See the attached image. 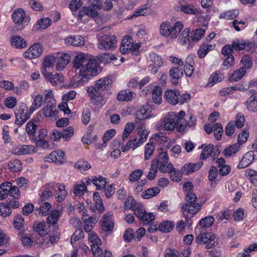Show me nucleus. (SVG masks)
<instances>
[{
	"mask_svg": "<svg viewBox=\"0 0 257 257\" xmlns=\"http://www.w3.org/2000/svg\"><path fill=\"white\" fill-rule=\"evenodd\" d=\"M7 203L1 202V207H3L7 209H11V207L16 209L19 207V202L14 197L11 199L9 198L7 200Z\"/></svg>",
	"mask_w": 257,
	"mask_h": 257,
	"instance_id": "obj_55",
	"label": "nucleus"
},
{
	"mask_svg": "<svg viewBox=\"0 0 257 257\" xmlns=\"http://www.w3.org/2000/svg\"><path fill=\"white\" fill-rule=\"evenodd\" d=\"M202 161L195 163H189L185 164L183 167V171L186 172V175H189L193 172L198 171L203 166Z\"/></svg>",
	"mask_w": 257,
	"mask_h": 257,
	"instance_id": "obj_26",
	"label": "nucleus"
},
{
	"mask_svg": "<svg viewBox=\"0 0 257 257\" xmlns=\"http://www.w3.org/2000/svg\"><path fill=\"white\" fill-rule=\"evenodd\" d=\"M92 182L96 186L97 190H100L104 187L106 183V179L101 176H99L98 177H93L92 179Z\"/></svg>",
	"mask_w": 257,
	"mask_h": 257,
	"instance_id": "obj_53",
	"label": "nucleus"
},
{
	"mask_svg": "<svg viewBox=\"0 0 257 257\" xmlns=\"http://www.w3.org/2000/svg\"><path fill=\"white\" fill-rule=\"evenodd\" d=\"M240 62L243 65V66L240 67V68H243L245 71L246 69H250L253 65L252 58L247 54H245L242 56Z\"/></svg>",
	"mask_w": 257,
	"mask_h": 257,
	"instance_id": "obj_49",
	"label": "nucleus"
},
{
	"mask_svg": "<svg viewBox=\"0 0 257 257\" xmlns=\"http://www.w3.org/2000/svg\"><path fill=\"white\" fill-rule=\"evenodd\" d=\"M9 194L14 198L20 196V191L19 188L12 186L10 182L1 183V200L5 199Z\"/></svg>",
	"mask_w": 257,
	"mask_h": 257,
	"instance_id": "obj_9",
	"label": "nucleus"
},
{
	"mask_svg": "<svg viewBox=\"0 0 257 257\" xmlns=\"http://www.w3.org/2000/svg\"><path fill=\"white\" fill-rule=\"evenodd\" d=\"M183 28V25L181 22L175 23L173 26L171 25V37L172 38H176L178 34Z\"/></svg>",
	"mask_w": 257,
	"mask_h": 257,
	"instance_id": "obj_45",
	"label": "nucleus"
},
{
	"mask_svg": "<svg viewBox=\"0 0 257 257\" xmlns=\"http://www.w3.org/2000/svg\"><path fill=\"white\" fill-rule=\"evenodd\" d=\"M183 188L185 191L187 192L185 198V200L187 203L182 204L181 209H188L190 207H192L194 209H200L201 205L200 203L195 202L197 199V197L196 194L192 192L193 185L192 182L188 181L184 183Z\"/></svg>",
	"mask_w": 257,
	"mask_h": 257,
	"instance_id": "obj_4",
	"label": "nucleus"
},
{
	"mask_svg": "<svg viewBox=\"0 0 257 257\" xmlns=\"http://www.w3.org/2000/svg\"><path fill=\"white\" fill-rule=\"evenodd\" d=\"M239 14V11L237 9L226 11L221 13L219 16V19L226 20H233Z\"/></svg>",
	"mask_w": 257,
	"mask_h": 257,
	"instance_id": "obj_48",
	"label": "nucleus"
},
{
	"mask_svg": "<svg viewBox=\"0 0 257 257\" xmlns=\"http://www.w3.org/2000/svg\"><path fill=\"white\" fill-rule=\"evenodd\" d=\"M160 34L164 36H171V24L169 22L162 23L160 27Z\"/></svg>",
	"mask_w": 257,
	"mask_h": 257,
	"instance_id": "obj_51",
	"label": "nucleus"
},
{
	"mask_svg": "<svg viewBox=\"0 0 257 257\" xmlns=\"http://www.w3.org/2000/svg\"><path fill=\"white\" fill-rule=\"evenodd\" d=\"M169 161L161 163L159 167V171L162 173H170L174 170V167L172 164L169 163Z\"/></svg>",
	"mask_w": 257,
	"mask_h": 257,
	"instance_id": "obj_56",
	"label": "nucleus"
},
{
	"mask_svg": "<svg viewBox=\"0 0 257 257\" xmlns=\"http://www.w3.org/2000/svg\"><path fill=\"white\" fill-rule=\"evenodd\" d=\"M88 55L83 53L77 55L73 61V66L76 68H81L83 65L86 64Z\"/></svg>",
	"mask_w": 257,
	"mask_h": 257,
	"instance_id": "obj_30",
	"label": "nucleus"
},
{
	"mask_svg": "<svg viewBox=\"0 0 257 257\" xmlns=\"http://www.w3.org/2000/svg\"><path fill=\"white\" fill-rule=\"evenodd\" d=\"M132 43V37L130 36H126L122 39L119 48L120 51L122 54L124 55L130 52V49Z\"/></svg>",
	"mask_w": 257,
	"mask_h": 257,
	"instance_id": "obj_29",
	"label": "nucleus"
},
{
	"mask_svg": "<svg viewBox=\"0 0 257 257\" xmlns=\"http://www.w3.org/2000/svg\"><path fill=\"white\" fill-rule=\"evenodd\" d=\"M223 78V74L221 73V71L216 70L210 75L209 78V84H211V86H212L214 84L222 81Z\"/></svg>",
	"mask_w": 257,
	"mask_h": 257,
	"instance_id": "obj_38",
	"label": "nucleus"
},
{
	"mask_svg": "<svg viewBox=\"0 0 257 257\" xmlns=\"http://www.w3.org/2000/svg\"><path fill=\"white\" fill-rule=\"evenodd\" d=\"M41 111H42V114L46 117H53L55 116L57 112L56 105H45Z\"/></svg>",
	"mask_w": 257,
	"mask_h": 257,
	"instance_id": "obj_39",
	"label": "nucleus"
},
{
	"mask_svg": "<svg viewBox=\"0 0 257 257\" xmlns=\"http://www.w3.org/2000/svg\"><path fill=\"white\" fill-rule=\"evenodd\" d=\"M160 192L158 187L149 188L142 194V196L145 199H150L158 195Z\"/></svg>",
	"mask_w": 257,
	"mask_h": 257,
	"instance_id": "obj_43",
	"label": "nucleus"
},
{
	"mask_svg": "<svg viewBox=\"0 0 257 257\" xmlns=\"http://www.w3.org/2000/svg\"><path fill=\"white\" fill-rule=\"evenodd\" d=\"M48 240H46V243L49 245L51 246L54 244L56 243L59 240V233L56 231L55 233H50L48 235Z\"/></svg>",
	"mask_w": 257,
	"mask_h": 257,
	"instance_id": "obj_60",
	"label": "nucleus"
},
{
	"mask_svg": "<svg viewBox=\"0 0 257 257\" xmlns=\"http://www.w3.org/2000/svg\"><path fill=\"white\" fill-rule=\"evenodd\" d=\"M34 229L41 235H46L48 234L46 232L47 228L46 227V223L44 222L35 224L34 226Z\"/></svg>",
	"mask_w": 257,
	"mask_h": 257,
	"instance_id": "obj_58",
	"label": "nucleus"
},
{
	"mask_svg": "<svg viewBox=\"0 0 257 257\" xmlns=\"http://www.w3.org/2000/svg\"><path fill=\"white\" fill-rule=\"evenodd\" d=\"M12 18L15 24L18 25L17 30H22L28 26L30 20L29 16H27L25 11L21 9L16 10L13 13Z\"/></svg>",
	"mask_w": 257,
	"mask_h": 257,
	"instance_id": "obj_6",
	"label": "nucleus"
},
{
	"mask_svg": "<svg viewBox=\"0 0 257 257\" xmlns=\"http://www.w3.org/2000/svg\"><path fill=\"white\" fill-rule=\"evenodd\" d=\"M101 228L105 231L112 232L113 229L114 223L112 218V215L108 212L101 218Z\"/></svg>",
	"mask_w": 257,
	"mask_h": 257,
	"instance_id": "obj_20",
	"label": "nucleus"
},
{
	"mask_svg": "<svg viewBox=\"0 0 257 257\" xmlns=\"http://www.w3.org/2000/svg\"><path fill=\"white\" fill-rule=\"evenodd\" d=\"M42 74L44 76L45 79L47 81H49L52 85H56L59 83L63 81V76L60 73H56L53 74L48 71L41 70Z\"/></svg>",
	"mask_w": 257,
	"mask_h": 257,
	"instance_id": "obj_15",
	"label": "nucleus"
},
{
	"mask_svg": "<svg viewBox=\"0 0 257 257\" xmlns=\"http://www.w3.org/2000/svg\"><path fill=\"white\" fill-rule=\"evenodd\" d=\"M86 191L87 187L84 182L80 184H77L74 187V193L77 196H81Z\"/></svg>",
	"mask_w": 257,
	"mask_h": 257,
	"instance_id": "obj_61",
	"label": "nucleus"
},
{
	"mask_svg": "<svg viewBox=\"0 0 257 257\" xmlns=\"http://www.w3.org/2000/svg\"><path fill=\"white\" fill-rule=\"evenodd\" d=\"M112 83V80L108 77L99 79L95 82L93 86L87 88V93L91 98L95 101V103L99 104L103 101L102 92L109 89Z\"/></svg>",
	"mask_w": 257,
	"mask_h": 257,
	"instance_id": "obj_1",
	"label": "nucleus"
},
{
	"mask_svg": "<svg viewBox=\"0 0 257 257\" xmlns=\"http://www.w3.org/2000/svg\"><path fill=\"white\" fill-rule=\"evenodd\" d=\"M150 64L149 70L153 74L158 72L159 68L162 66L163 61L160 56L155 53L150 54Z\"/></svg>",
	"mask_w": 257,
	"mask_h": 257,
	"instance_id": "obj_11",
	"label": "nucleus"
},
{
	"mask_svg": "<svg viewBox=\"0 0 257 257\" xmlns=\"http://www.w3.org/2000/svg\"><path fill=\"white\" fill-rule=\"evenodd\" d=\"M38 212H35V214H41L43 216H46L49 214L48 212L50 210H36ZM51 212L47 217V222L48 224L52 225L55 224L59 219L60 213L58 210H51Z\"/></svg>",
	"mask_w": 257,
	"mask_h": 257,
	"instance_id": "obj_14",
	"label": "nucleus"
},
{
	"mask_svg": "<svg viewBox=\"0 0 257 257\" xmlns=\"http://www.w3.org/2000/svg\"><path fill=\"white\" fill-rule=\"evenodd\" d=\"M15 123L19 126L22 125L30 118L28 114V107L24 103L20 104L15 110Z\"/></svg>",
	"mask_w": 257,
	"mask_h": 257,
	"instance_id": "obj_7",
	"label": "nucleus"
},
{
	"mask_svg": "<svg viewBox=\"0 0 257 257\" xmlns=\"http://www.w3.org/2000/svg\"><path fill=\"white\" fill-rule=\"evenodd\" d=\"M143 175V171L142 170L136 169L130 174L128 176L129 180L131 182L138 181Z\"/></svg>",
	"mask_w": 257,
	"mask_h": 257,
	"instance_id": "obj_57",
	"label": "nucleus"
},
{
	"mask_svg": "<svg viewBox=\"0 0 257 257\" xmlns=\"http://www.w3.org/2000/svg\"><path fill=\"white\" fill-rule=\"evenodd\" d=\"M214 221V217L212 216H208L202 218L199 221V223L195 227V232H197L198 234L200 231H207L212 226Z\"/></svg>",
	"mask_w": 257,
	"mask_h": 257,
	"instance_id": "obj_16",
	"label": "nucleus"
},
{
	"mask_svg": "<svg viewBox=\"0 0 257 257\" xmlns=\"http://www.w3.org/2000/svg\"><path fill=\"white\" fill-rule=\"evenodd\" d=\"M196 235L195 241L198 244H205V248L210 249L216 246L218 244L216 237L215 235L207 231H201L199 234L195 232Z\"/></svg>",
	"mask_w": 257,
	"mask_h": 257,
	"instance_id": "obj_5",
	"label": "nucleus"
},
{
	"mask_svg": "<svg viewBox=\"0 0 257 257\" xmlns=\"http://www.w3.org/2000/svg\"><path fill=\"white\" fill-rule=\"evenodd\" d=\"M97 59L101 63L105 64L110 63L112 60H116L117 58L112 54L104 53L97 56Z\"/></svg>",
	"mask_w": 257,
	"mask_h": 257,
	"instance_id": "obj_52",
	"label": "nucleus"
},
{
	"mask_svg": "<svg viewBox=\"0 0 257 257\" xmlns=\"http://www.w3.org/2000/svg\"><path fill=\"white\" fill-rule=\"evenodd\" d=\"M158 166H159V161L158 160L157 161V162L155 164L152 163L151 164L150 171L147 175V178L149 180H153L155 178V177L156 176L157 173L158 172Z\"/></svg>",
	"mask_w": 257,
	"mask_h": 257,
	"instance_id": "obj_59",
	"label": "nucleus"
},
{
	"mask_svg": "<svg viewBox=\"0 0 257 257\" xmlns=\"http://www.w3.org/2000/svg\"><path fill=\"white\" fill-rule=\"evenodd\" d=\"M51 22L52 20L48 18L40 19L38 20L37 24L34 25L33 29L35 30L45 29L50 25Z\"/></svg>",
	"mask_w": 257,
	"mask_h": 257,
	"instance_id": "obj_40",
	"label": "nucleus"
},
{
	"mask_svg": "<svg viewBox=\"0 0 257 257\" xmlns=\"http://www.w3.org/2000/svg\"><path fill=\"white\" fill-rule=\"evenodd\" d=\"M245 104L248 110L257 111V98L248 97Z\"/></svg>",
	"mask_w": 257,
	"mask_h": 257,
	"instance_id": "obj_54",
	"label": "nucleus"
},
{
	"mask_svg": "<svg viewBox=\"0 0 257 257\" xmlns=\"http://www.w3.org/2000/svg\"><path fill=\"white\" fill-rule=\"evenodd\" d=\"M162 88L159 86H156L153 90L152 99L155 103L160 104L162 102Z\"/></svg>",
	"mask_w": 257,
	"mask_h": 257,
	"instance_id": "obj_42",
	"label": "nucleus"
},
{
	"mask_svg": "<svg viewBox=\"0 0 257 257\" xmlns=\"http://www.w3.org/2000/svg\"><path fill=\"white\" fill-rule=\"evenodd\" d=\"M240 149V145L238 143H235L226 148L223 151V154L226 157H230L235 154Z\"/></svg>",
	"mask_w": 257,
	"mask_h": 257,
	"instance_id": "obj_37",
	"label": "nucleus"
},
{
	"mask_svg": "<svg viewBox=\"0 0 257 257\" xmlns=\"http://www.w3.org/2000/svg\"><path fill=\"white\" fill-rule=\"evenodd\" d=\"M56 199L57 202V209H84L80 203H76L73 199L65 200L66 191L59 188L56 191Z\"/></svg>",
	"mask_w": 257,
	"mask_h": 257,
	"instance_id": "obj_3",
	"label": "nucleus"
},
{
	"mask_svg": "<svg viewBox=\"0 0 257 257\" xmlns=\"http://www.w3.org/2000/svg\"><path fill=\"white\" fill-rule=\"evenodd\" d=\"M44 105H56L55 100L54 98V95L52 90H45L44 92Z\"/></svg>",
	"mask_w": 257,
	"mask_h": 257,
	"instance_id": "obj_50",
	"label": "nucleus"
},
{
	"mask_svg": "<svg viewBox=\"0 0 257 257\" xmlns=\"http://www.w3.org/2000/svg\"><path fill=\"white\" fill-rule=\"evenodd\" d=\"M169 75L172 82L175 84L178 83V80L183 76L182 69L179 67H173L169 70Z\"/></svg>",
	"mask_w": 257,
	"mask_h": 257,
	"instance_id": "obj_25",
	"label": "nucleus"
},
{
	"mask_svg": "<svg viewBox=\"0 0 257 257\" xmlns=\"http://www.w3.org/2000/svg\"><path fill=\"white\" fill-rule=\"evenodd\" d=\"M42 51V46L39 43H35L31 46L24 54L26 58L32 59L40 56Z\"/></svg>",
	"mask_w": 257,
	"mask_h": 257,
	"instance_id": "obj_18",
	"label": "nucleus"
},
{
	"mask_svg": "<svg viewBox=\"0 0 257 257\" xmlns=\"http://www.w3.org/2000/svg\"><path fill=\"white\" fill-rule=\"evenodd\" d=\"M190 29L189 28L185 29L178 39V41L183 45L187 44V43H190L191 40V35L189 34Z\"/></svg>",
	"mask_w": 257,
	"mask_h": 257,
	"instance_id": "obj_46",
	"label": "nucleus"
},
{
	"mask_svg": "<svg viewBox=\"0 0 257 257\" xmlns=\"http://www.w3.org/2000/svg\"><path fill=\"white\" fill-rule=\"evenodd\" d=\"M74 167L80 171H86L91 168L90 164L84 160H78L75 164Z\"/></svg>",
	"mask_w": 257,
	"mask_h": 257,
	"instance_id": "obj_63",
	"label": "nucleus"
},
{
	"mask_svg": "<svg viewBox=\"0 0 257 257\" xmlns=\"http://www.w3.org/2000/svg\"><path fill=\"white\" fill-rule=\"evenodd\" d=\"M205 30L199 28L193 31L191 34V40L192 42H198L204 35Z\"/></svg>",
	"mask_w": 257,
	"mask_h": 257,
	"instance_id": "obj_47",
	"label": "nucleus"
},
{
	"mask_svg": "<svg viewBox=\"0 0 257 257\" xmlns=\"http://www.w3.org/2000/svg\"><path fill=\"white\" fill-rule=\"evenodd\" d=\"M246 74V71L243 68H239L231 73L229 77L230 82L239 81Z\"/></svg>",
	"mask_w": 257,
	"mask_h": 257,
	"instance_id": "obj_33",
	"label": "nucleus"
},
{
	"mask_svg": "<svg viewBox=\"0 0 257 257\" xmlns=\"http://www.w3.org/2000/svg\"><path fill=\"white\" fill-rule=\"evenodd\" d=\"M61 138L64 139L65 141H68L73 136L74 134V129L71 126H69L64 129L62 132H60Z\"/></svg>",
	"mask_w": 257,
	"mask_h": 257,
	"instance_id": "obj_62",
	"label": "nucleus"
},
{
	"mask_svg": "<svg viewBox=\"0 0 257 257\" xmlns=\"http://www.w3.org/2000/svg\"><path fill=\"white\" fill-rule=\"evenodd\" d=\"M233 49L237 51L243 50L245 49L246 43L243 40L235 39L232 42Z\"/></svg>",
	"mask_w": 257,
	"mask_h": 257,
	"instance_id": "obj_64",
	"label": "nucleus"
},
{
	"mask_svg": "<svg viewBox=\"0 0 257 257\" xmlns=\"http://www.w3.org/2000/svg\"><path fill=\"white\" fill-rule=\"evenodd\" d=\"M79 212L82 215V220L84 223V229L85 231L86 232H90L93 226L97 222L99 216L95 214L89 216V215L83 210H79Z\"/></svg>",
	"mask_w": 257,
	"mask_h": 257,
	"instance_id": "obj_10",
	"label": "nucleus"
},
{
	"mask_svg": "<svg viewBox=\"0 0 257 257\" xmlns=\"http://www.w3.org/2000/svg\"><path fill=\"white\" fill-rule=\"evenodd\" d=\"M136 94L130 89L122 90L117 95L116 98L119 101H128L136 97Z\"/></svg>",
	"mask_w": 257,
	"mask_h": 257,
	"instance_id": "obj_27",
	"label": "nucleus"
},
{
	"mask_svg": "<svg viewBox=\"0 0 257 257\" xmlns=\"http://www.w3.org/2000/svg\"><path fill=\"white\" fill-rule=\"evenodd\" d=\"M162 125H164V129L166 131H173L175 129L176 125V120L170 117H166L161 121Z\"/></svg>",
	"mask_w": 257,
	"mask_h": 257,
	"instance_id": "obj_34",
	"label": "nucleus"
},
{
	"mask_svg": "<svg viewBox=\"0 0 257 257\" xmlns=\"http://www.w3.org/2000/svg\"><path fill=\"white\" fill-rule=\"evenodd\" d=\"M52 195V191L44 190L40 195L39 199L36 203V209H51V204L47 201L49 198Z\"/></svg>",
	"mask_w": 257,
	"mask_h": 257,
	"instance_id": "obj_12",
	"label": "nucleus"
},
{
	"mask_svg": "<svg viewBox=\"0 0 257 257\" xmlns=\"http://www.w3.org/2000/svg\"><path fill=\"white\" fill-rule=\"evenodd\" d=\"M177 11H181L185 14L195 15L198 13V9L192 4L183 3L179 4V6H178Z\"/></svg>",
	"mask_w": 257,
	"mask_h": 257,
	"instance_id": "obj_22",
	"label": "nucleus"
},
{
	"mask_svg": "<svg viewBox=\"0 0 257 257\" xmlns=\"http://www.w3.org/2000/svg\"><path fill=\"white\" fill-rule=\"evenodd\" d=\"M98 48L99 49L112 50L116 47L117 39L114 35H103L100 36Z\"/></svg>",
	"mask_w": 257,
	"mask_h": 257,
	"instance_id": "obj_8",
	"label": "nucleus"
},
{
	"mask_svg": "<svg viewBox=\"0 0 257 257\" xmlns=\"http://www.w3.org/2000/svg\"><path fill=\"white\" fill-rule=\"evenodd\" d=\"M42 117V111L38 112L36 116L31 119L26 124V131L28 135H34L35 134L36 131L38 127L40 120Z\"/></svg>",
	"mask_w": 257,
	"mask_h": 257,
	"instance_id": "obj_13",
	"label": "nucleus"
},
{
	"mask_svg": "<svg viewBox=\"0 0 257 257\" xmlns=\"http://www.w3.org/2000/svg\"><path fill=\"white\" fill-rule=\"evenodd\" d=\"M46 162H54L62 164L65 162L64 152L61 150L52 152L49 156L44 158Z\"/></svg>",
	"mask_w": 257,
	"mask_h": 257,
	"instance_id": "obj_17",
	"label": "nucleus"
},
{
	"mask_svg": "<svg viewBox=\"0 0 257 257\" xmlns=\"http://www.w3.org/2000/svg\"><path fill=\"white\" fill-rule=\"evenodd\" d=\"M10 42L12 46L17 49H23L27 47L26 41L20 36H12Z\"/></svg>",
	"mask_w": 257,
	"mask_h": 257,
	"instance_id": "obj_24",
	"label": "nucleus"
},
{
	"mask_svg": "<svg viewBox=\"0 0 257 257\" xmlns=\"http://www.w3.org/2000/svg\"><path fill=\"white\" fill-rule=\"evenodd\" d=\"M98 62L94 58L89 56L85 65H83L79 70V76L81 78L79 82L81 83L87 82L93 75H95L99 70Z\"/></svg>",
	"mask_w": 257,
	"mask_h": 257,
	"instance_id": "obj_2",
	"label": "nucleus"
},
{
	"mask_svg": "<svg viewBox=\"0 0 257 257\" xmlns=\"http://www.w3.org/2000/svg\"><path fill=\"white\" fill-rule=\"evenodd\" d=\"M150 112V107L148 105H144L137 111V117L140 120L148 118V114Z\"/></svg>",
	"mask_w": 257,
	"mask_h": 257,
	"instance_id": "obj_36",
	"label": "nucleus"
},
{
	"mask_svg": "<svg viewBox=\"0 0 257 257\" xmlns=\"http://www.w3.org/2000/svg\"><path fill=\"white\" fill-rule=\"evenodd\" d=\"M174 225L173 222L165 220L159 224V230L163 233H169L173 229Z\"/></svg>",
	"mask_w": 257,
	"mask_h": 257,
	"instance_id": "obj_32",
	"label": "nucleus"
},
{
	"mask_svg": "<svg viewBox=\"0 0 257 257\" xmlns=\"http://www.w3.org/2000/svg\"><path fill=\"white\" fill-rule=\"evenodd\" d=\"M180 95V91L178 90H167L164 94L166 100L170 104L176 105L178 103V97Z\"/></svg>",
	"mask_w": 257,
	"mask_h": 257,
	"instance_id": "obj_21",
	"label": "nucleus"
},
{
	"mask_svg": "<svg viewBox=\"0 0 257 257\" xmlns=\"http://www.w3.org/2000/svg\"><path fill=\"white\" fill-rule=\"evenodd\" d=\"M65 43L68 45L81 46L84 44V41L80 35H75L65 38Z\"/></svg>",
	"mask_w": 257,
	"mask_h": 257,
	"instance_id": "obj_28",
	"label": "nucleus"
},
{
	"mask_svg": "<svg viewBox=\"0 0 257 257\" xmlns=\"http://www.w3.org/2000/svg\"><path fill=\"white\" fill-rule=\"evenodd\" d=\"M136 216L144 223L149 224L155 219L153 213L147 212L146 210H133Z\"/></svg>",
	"mask_w": 257,
	"mask_h": 257,
	"instance_id": "obj_19",
	"label": "nucleus"
},
{
	"mask_svg": "<svg viewBox=\"0 0 257 257\" xmlns=\"http://www.w3.org/2000/svg\"><path fill=\"white\" fill-rule=\"evenodd\" d=\"M98 13L96 10L91 7H83L78 13V17L82 19L84 15H87L92 18H95Z\"/></svg>",
	"mask_w": 257,
	"mask_h": 257,
	"instance_id": "obj_31",
	"label": "nucleus"
},
{
	"mask_svg": "<svg viewBox=\"0 0 257 257\" xmlns=\"http://www.w3.org/2000/svg\"><path fill=\"white\" fill-rule=\"evenodd\" d=\"M56 69L58 71L63 70L66 67L70 61V56L66 53L62 54L56 57Z\"/></svg>",
	"mask_w": 257,
	"mask_h": 257,
	"instance_id": "obj_23",
	"label": "nucleus"
},
{
	"mask_svg": "<svg viewBox=\"0 0 257 257\" xmlns=\"http://www.w3.org/2000/svg\"><path fill=\"white\" fill-rule=\"evenodd\" d=\"M199 210H183V215L185 218V222L190 225L192 224L193 218L194 216L198 213Z\"/></svg>",
	"mask_w": 257,
	"mask_h": 257,
	"instance_id": "obj_44",
	"label": "nucleus"
},
{
	"mask_svg": "<svg viewBox=\"0 0 257 257\" xmlns=\"http://www.w3.org/2000/svg\"><path fill=\"white\" fill-rule=\"evenodd\" d=\"M124 209H141L140 204L132 196H130L127 198L124 202Z\"/></svg>",
	"mask_w": 257,
	"mask_h": 257,
	"instance_id": "obj_41",
	"label": "nucleus"
},
{
	"mask_svg": "<svg viewBox=\"0 0 257 257\" xmlns=\"http://www.w3.org/2000/svg\"><path fill=\"white\" fill-rule=\"evenodd\" d=\"M56 58L52 55H48L46 56L43 61V67L42 70H49L50 68H53L54 63L56 62Z\"/></svg>",
	"mask_w": 257,
	"mask_h": 257,
	"instance_id": "obj_35",
	"label": "nucleus"
}]
</instances>
